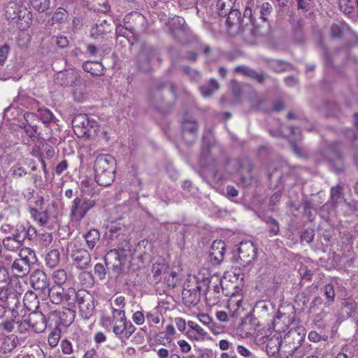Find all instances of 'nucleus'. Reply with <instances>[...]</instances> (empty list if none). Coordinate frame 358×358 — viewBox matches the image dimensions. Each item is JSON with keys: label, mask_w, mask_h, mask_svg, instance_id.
<instances>
[{"label": "nucleus", "mask_w": 358, "mask_h": 358, "mask_svg": "<svg viewBox=\"0 0 358 358\" xmlns=\"http://www.w3.org/2000/svg\"><path fill=\"white\" fill-rule=\"evenodd\" d=\"M92 185L93 182L89 180L81 181L80 194L72 201L70 206L71 221L80 222L96 206L95 189Z\"/></svg>", "instance_id": "1"}, {"label": "nucleus", "mask_w": 358, "mask_h": 358, "mask_svg": "<svg viewBox=\"0 0 358 358\" xmlns=\"http://www.w3.org/2000/svg\"><path fill=\"white\" fill-rule=\"evenodd\" d=\"M96 182L101 186L110 185L115 179V160L110 155H99L94 162Z\"/></svg>", "instance_id": "2"}, {"label": "nucleus", "mask_w": 358, "mask_h": 358, "mask_svg": "<svg viewBox=\"0 0 358 358\" xmlns=\"http://www.w3.org/2000/svg\"><path fill=\"white\" fill-rule=\"evenodd\" d=\"M72 125L75 134L79 138L94 139L99 136L98 122L87 114L80 113L75 115Z\"/></svg>", "instance_id": "3"}, {"label": "nucleus", "mask_w": 358, "mask_h": 358, "mask_svg": "<svg viewBox=\"0 0 358 358\" xmlns=\"http://www.w3.org/2000/svg\"><path fill=\"white\" fill-rule=\"evenodd\" d=\"M5 16L8 20L17 24L20 30H26L32 22L33 15L24 6L15 2H9L5 8Z\"/></svg>", "instance_id": "4"}, {"label": "nucleus", "mask_w": 358, "mask_h": 358, "mask_svg": "<svg viewBox=\"0 0 358 358\" xmlns=\"http://www.w3.org/2000/svg\"><path fill=\"white\" fill-rule=\"evenodd\" d=\"M67 252L76 268L84 270L90 267L91 256L87 250L82 247L80 240H72L67 246Z\"/></svg>", "instance_id": "5"}, {"label": "nucleus", "mask_w": 358, "mask_h": 358, "mask_svg": "<svg viewBox=\"0 0 358 358\" xmlns=\"http://www.w3.org/2000/svg\"><path fill=\"white\" fill-rule=\"evenodd\" d=\"M119 249H113L105 255V262L110 269L114 273L120 274L123 271V267L126 260V250L129 248V242L124 241L119 245Z\"/></svg>", "instance_id": "6"}, {"label": "nucleus", "mask_w": 358, "mask_h": 358, "mask_svg": "<svg viewBox=\"0 0 358 358\" xmlns=\"http://www.w3.org/2000/svg\"><path fill=\"white\" fill-rule=\"evenodd\" d=\"M50 300L55 304H64L69 308L74 306L73 297L76 296V289L69 288L66 290L60 285H53L48 288Z\"/></svg>", "instance_id": "7"}, {"label": "nucleus", "mask_w": 358, "mask_h": 358, "mask_svg": "<svg viewBox=\"0 0 358 358\" xmlns=\"http://www.w3.org/2000/svg\"><path fill=\"white\" fill-rule=\"evenodd\" d=\"M76 296L73 297L74 304L78 303L80 313L85 319H89L94 312V299L93 296L85 289L76 291Z\"/></svg>", "instance_id": "8"}, {"label": "nucleus", "mask_w": 358, "mask_h": 358, "mask_svg": "<svg viewBox=\"0 0 358 358\" xmlns=\"http://www.w3.org/2000/svg\"><path fill=\"white\" fill-rule=\"evenodd\" d=\"M20 258L16 259L12 265V271L16 276L23 277L29 273L31 259L34 257V252L29 248H24L19 253Z\"/></svg>", "instance_id": "9"}, {"label": "nucleus", "mask_w": 358, "mask_h": 358, "mask_svg": "<svg viewBox=\"0 0 358 358\" xmlns=\"http://www.w3.org/2000/svg\"><path fill=\"white\" fill-rule=\"evenodd\" d=\"M300 329H292L284 336L283 339L279 341L278 338L275 340V350H280L284 346H289V352H293L296 350L303 340L304 333L299 331Z\"/></svg>", "instance_id": "10"}, {"label": "nucleus", "mask_w": 358, "mask_h": 358, "mask_svg": "<svg viewBox=\"0 0 358 358\" xmlns=\"http://www.w3.org/2000/svg\"><path fill=\"white\" fill-rule=\"evenodd\" d=\"M201 287L197 283L195 276L190 278L185 284L182 292V298L186 303L196 304L200 300V290Z\"/></svg>", "instance_id": "11"}, {"label": "nucleus", "mask_w": 358, "mask_h": 358, "mask_svg": "<svg viewBox=\"0 0 358 358\" xmlns=\"http://www.w3.org/2000/svg\"><path fill=\"white\" fill-rule=\"evenodd\" d=\"M238 258L243 265L252 263L257 257V250L251 241H243L238 248Z\"/></svg>", "instance_id": "12"}, {"label": "nucleus", "mask_w": 358, "mask_h": 358, "mask_svg": "<svg viewBox=\"0 0 358 358\" xmlns=\"http://www.w3.org/2000/svg\"><path fill=\"white\" fill-rule=\"evenodd\" d=\"M112 323L113 333L122 341L128 339L136 330V327L129 321H116Z\"/></svg>", "instance_id": "13"}, {"label": "nucleus", "mask_w": 358, "mask_h": 358, "mask_svg": "<svg viewBox=\"0 0 358 358\" xmlns=\"http://www.w3.org/2000/svg\"><path fill=\"white\" fill-rule=\"evenodd\" d=\"M225 244L222 241H215L209 251L210 262L215 265L220 264L224 259Z\"/></svg>", "instance_id": "14"}, {"label": "nucleus", "mask_w": 358, "mask_h": 358, "mask_svg": "<svg viewBox=\"0 0 358 358\" xmlns=\"http://www.w3.org/2000/svg\"><path fill=\"white\" fill-rule=\"evenodd\" d=\"M227 310L229 316L236 317L244 310L243 307V296L241 294H233L228 301Z\"/></svg>", "instance_id": "15"}, {"label": "nucleus", "mask_w": 358, "mask_h": 358, "mask_svg": "<svg viewBox=\"0 0 358 358\" xmlns=\"http://www.w3.org/2000/svg\"><path fill=\"white\" fill-rule=\"evenodd\" d=\"M30 282L34 289L45 292L48 289L47 276L45 273L41 271H34L30 278Z\"/></svg>", "instance_id": "16"}, {"label": "nucleus", "mask_w": 358, "mask_h": 358, "mask_svg": "<svg viewBox=\"0 0 358 358\" xmlns=\"http://www.w3.org/2000/svg\"><path fill=\"white\" fill-rule=\"evenodd\" d=\"M31 329L36 333L43 332L47 327L46 319L41 313H33L29 316Z\"/></svg>", "instance_id": "17"}, {"label": "nucleus", "mask_w": 358, "mask_h": 358, "mask_svg": "<svg viewBox=\"0 0 358 358\" xmlns=\"http://www.w3.org/2000/svg\"><path fill=\"white\" fill-rule=\"evenodd\" d=\"M23 241L19 236H8L3 240V245L8 250L17 251L22 247Z\"/></svg>", "instance_id": "18"}, {"label": "nucleus", "mask_w": 358, "mask_h": 358, "mask_svg": "<svg viewBox=\"0 0 358 358\" xmlns=\"http://www.w3.org/2000/svg\"><path fill=\"white\" fill-rule=\"evenodd\" d=\"M169 270V265L162 261V262H156L152 265V273L153 277L157 282H159L164 278V275Z\"/></svg>", "instance_id": "19"}, {"label": "nucleus", "mask_w": 358, "mask_h": 358, "mask_svg": "<svg viewBox=\"0 0 358 358\" xmlns=\"http://www.w3.org/2000/svg\"><path fill=\"white\" fill-rule=\"evenodd\" d=\"M83 69L85 71L96 76L103 75L104 71L102 64L98 62H85L83 64Z\"/></svg>", "instance_id": "20"}, {"label": "nucleus", "mask_w": 358, "mask_h": 358, "mask_svg": "<svg viewBox=\"0 0 358 358\" xmlns=\"http://www.w3.org/2000/svg\"><path fill=\"white\" fill-rule=\"evenodd\" d=\"M124 231L125 229L124 226L117 224H112L109 227L108 235L110 239H124V241L122 242L124 243V241H127L125 239L126 236L124 234Z\"/></svg>", "instance_id": "21"}, {"label": "nucleus", "mask_w": 358, "mask_h": 358, "mask_svg": "<svg viewBox=\"0 0 358 358\" xmlns=\"http://www.w3.org/2000/svg\"><path fill=\"white\" fill-rule=\"evenodd\" d=\"M83 237L88 247L92 249L99 240L100 234L97 229H92L83 235Z\"/></svg>", "instance_id": "22"}, {"label": "nucleus", "mask_w": 358, "mask_h": 358, "mask_svg": "<svg viewBox=\"0 0 358 358\" xmlns=\"http://www.w3.org/2000/svg\"><path fill=\"white\" fill-rule=\"evenodd\" d=\"M29 3L34 10L39 13H45L50 7V0H29Z\"/></svg>", "instance_id": "23"}, {"label": "nucleus", "mask_w": 358, "mask_h": 358, "mask_svg": "<svg viewBox=\"0 0 358 358\" xmlns=\"http://www.w3.org/2000/svg\"><path fill=\"white\" fill-rule=\"evenodd\" d=\"M60 260V254L58 250H51L48 252L45 257L46 264L50 267L54 268L58 265Z\"/></svg>", "instance_id": "24"}, {"label": "nucleus", "mask_w": 358, "mask_h": 358, "mask_svg": "<svg viewBox=\"0 0 358 358\" xmlns=\"http://www.w3.org/2000/svg\"><path fill=\"white\" fill-rule=\"evenodd\" d=\"M17 342L18 339L16 336L13 335L6 336L3 341L1 348L4 352H10L16 348Z\"/></svg>", "instance_id": "25"}, {"label": "nucleus", "mask_w": 358, "mask_h": 358, "mask_svg": "<svg viewBox=\"0 0 358 358\" xmlns=\"http://www.w3.org/2000/svg\"><path fill=\"white\" fill-rule=\"evenodd\" d=\"M182 130L185 137L189 134L194 137L198 130L197 122L193 120H185L182 122Z\"/></svg>", "instance_id": "26"}, {"label": "nucleus", "mask_w": 358, "mask_h": 358, "mask_svg": "<svg viewBox=\"0 0 358 358\" xmlns=\"http://www.w3.org/2000/svg\"><path fill=\"white\" fill-rule=\"evenodd\" d=\"M218 89V84L215 80H210L209 83L201 87L200 90L204 97L210 96Z\"/></svg>", "instance_id": "27"}, {"label": "nucleus", "mask_w": 358, "mask_h": 358, "mask_svg": "<svg viewBox=\"0 0 358 358\" xmlns=\"http://www.w3.org/2000/svg\"><path fill=\"white\" fill-rule=\"evenodd\" d=\"M341 187L336 186L331 188V201L334 206L337 205L341 203L343 199V196L341 193Z\"/></svg>", "instance_id": "28"}, {"label": "nucleus", "mask_w": 358, "mask_h": 358, "mask_svg": "<svg viewBox=\"0 0 358 358\" xmlns=\"http://www.w3.org/2000/svg\"><path fill=\"white\" fill-rule=\"evenodd\" d=\"M52 278L56 285L61 286L67 279L66 273L63 269H58L53 273Z\"/></svg>", "instance_id": "29"}, {"label": "nucleus", "mask_w": 358, "mask_h": 358, "mask_svg": "<svg viewBox=\"0 0 358 358\" xmlns=\"http://www.w3.org/2000/svg\"><path fill=\"white\" fill-rule=\"evenodd\" d=\"M67 11L62 8H59L54 13L52 20L53 22L61 23L67 18Z\"/></svg>", "instance_id": "30"}, {"label": "nucleus", "mask_w": 358, "mask_h": 358, "mask_svg": "<svg viewBox=\"0 0 358 358\" xmlns=\"http://www.w3.org/2000/svg\"><path fill=\"white\" fill-rule=\"evenodd\" d=\"M169 287H175L178 282V273L176 271H167L164 277Z\"/></svg>", "instance_id": "31"}, {"label": "nucleus", "mask_w": 358, "mask_h": 358, "mask_svg": "<svg viewBox=\"0 0 358 358\" xmlns=\"http://www.w3.org/2000/svg\"><path fill=\"white\" fill-rule=\"evenodd\" d=\"M113 322H124L127 320L125 311L122 308H112Z\"/></svg>", "instance_id": "32"}, {"label": "nucleus", "mask_w": 358, "mask_h": 358, "mask_svg": "<svg viewBox=\"0 0 358 358\" xmlns=\"http://www.w3.org/2000/svg\"><path fill=\"white\" fill-rule=\"evenodd\" d=\"M38 120H41L43 123H48L52 119V113L48 109H39L37 112Z\"/></svg>", "instance_id": "33"}, {"label": "nucleus", "mask_w": 358, "mask_h": 358, "mask_svg": "<svg viewBox=\"0 0 358 358\" xmlns=\"http://www.w3.org/2000/svg\"><path fill=\"white\" fill-rule=\"evenodd\" d=\"M60 339V331L58 329L52 330L48 336V343L54 348L57 345Z\"/></svg>", "instance_id": "34"}, {"label": "nucleus", "mask_w": 358, "mask_h": 358, "mask_svg": "<svg viewBox=\"0 0 358 358\" xmlns=\"http://www.w3.org/2000/svg\"><path fill=\"white\" fill-rule=\"evenodd\" d=\"M155 51L152 48L145 47L143 48L139 53V60L140 61H150L152 56L154 55Z\"/></svg>", "instance_id": "35"}, {"label": "nucleus", "mask_w": 358, "mask_h": 358, "mask_svg": "<svg viewBox=\"0 0 358 358\" xmlns=\"http://www.w3.org/2000/svg\"><path fill=\"white\" fill-rule=\"evenodd\" d=\"M32 216L34 220L37 222L41 226L45 224L48 220V213L45 211L38 212L35 210L32 213Z\"/></svg>", "instance_id": "36"}, {"label": "nucleus", "mask_w": 358, "mask_h": 358, "mask_svg": "<svg viewBox=\"0 0 358 358\" xmlns=\"http://www.w3.org/2000/svg\"><path fill=\"white\" fill-rule=\"evenodd\" d=\"M176 331L174 327L172 324H169L166 327V335L164 336V339L166 342L161 343L164 345L167 343H171L173 340V336L176 334Z\"/></svg>", "instance_id": "37"}, {"label": "nucleus", "mask_w": 358, "mask_h": 358, "mask_svg": "<svg viewBox=\"0 0 358 358\" xmlns=\"http://www.w3.org/2000/svg\"><path fill=\"white\" fill-rule=\"evenodd\" d=\"M20 127L24 129L25 134L30 138L34 137L37 132L36 124H27L23 123Z\"/></svg>", "instance_id": "38"}, {"label": "nucleus", "mask_w": 358, "mask_h": 358, "mask_svg": "<svg viewBox=\"0 0 358 358\" xmlns=\"http://www.w3.org/2000/svg\"><path fill=\"white\" fill-rule=\"evenodd\" d=\"M234 0H219L217 2V6L221 10H226L222 14L227 15L228 11L232 8Z\"/></svg>", "instance_id": "39"}, {"label": "nucleus", "mask_w": 358, "mask_h": 358, "mask_svg": "<svg viewBox=\"0 0 358 358\" xmlns=\"http://www.w3.org/2000/svg\"><path fill=\"white\" fill-rule=\"evenodd\" d=\"M269 226V232L271 236L277 235L279 231V226L278 222L273 218L269 217L266 221Z\"/></svg>", "instance_id": "40"}, {"label": "nucleus", "mask_w": 358, "mask_h": 358, "mask_svg": "<svg viewBox=\"0 0 358 358\" xmlns=\"http://www.w3.org/2000/svg\"><path fill=\"white\" fill-rule=\"evenodd\" d=\"M39 242L43 246L49 245L52 241V236L50 233H42L38 235Z\"/></svg>", "instance_id": "41"}, {"label": "nucleus", "mask_w": 358, "mask_h": 358, "mask_svg": "<svg viewBox=\"0 0 358 358\" xmlns=\"http://www.w3.org/2000/svg\"><path fill=\"white\" fill-rule=\"evenodd\" d=\"M324 292L326 298L330 301L333 302L335 297V291L332 285H326L324 287Z\"/></svg>", "instance_id": "42"}, {"label": "nucleus", "mask_w": 358, "mask_h": 358, "mask_svg": "<svg viewBox=\"0 0 358 358\" xmlns=\"http://www.w3.org/2000/svg\"><path fill=\"white\" fill-rule=\"evenodd\" d=\"M341 10L345 13H350L352 10V2L350 0H339Z\"/></svg>", "instance_id": "43"}, {"label": "nucleus", "mask_w": 358, "mask_h": 358, "mask_svg": "<svg viewBox=\"0 0 358 358\" xmlns=\"http://www.w3.org/2000/svg\"><path fill=\"white\" fill-rule=\"evenodd\" d=\"M66 76L67 78L71 80V82L67 81L66 83H65L66 85H76V82H78L79 79L76 73H74L73 72H68V73H60L59 74V76Z\"/></svg>", "instance_id": "44"}, {"label": "nucleus", "mask_w": 358, "mask_h": 358, "mask_svg": "<svg viewBox=\"0 0 358 358\" xmlns=\"http://www.w3.org/2000/svg\"><path fill=\"white\" fill-rule=\"evenodd\" d=\"M11 171L13 176L15 178H22L27 173L23 167L18 165L13 166Z\"/></svg>", "instance_id": "45"}, {"label": "nucleus", "mask_w": 358, "mask_h": 358, "mask_svg": "<svg viewBox=\"0 0 358 358\" xmlns=\"http://www.w3.org/2000/svg\"><path fill=\"white\" fill-rule=\"evenodd\" d=\"M24 117L27 124H36V122L38 121L37 113H26Z\"/></svg>", "instance_id": "46"}, {"label": "nucleus", "mask_w": 358, "mask_h": 358, "mask_svg": "<svg viewBox=\"0 0 358 358\" xmlns=\"http://www.w3.org/2000/svg\"><path fill=\"white\" fill-rule=\"evenodd\" d=\"M26 228L22 224H17L15 229L14 228L13 236L22 237V240L24 241L26 238Z\"/></svg>", "instance_id": "47"}, {"label": "nucleus", "mask_w": 358, "mask_h": 358, "mask_svg": "<svg viewBox=\"0 0 358 358\" xmlns=\"http://www.w3.org/2000/svg\"><path fill=\"white\" fill-rule=\"evenodd\" d=\"M271 10H272L271 5L268 2L264 3L262 5L261 9H260V13H261L262 18L265 20L266 17L270 14Z\"/></svg>", "instance_id": "48"}, {"label": "nucleus", "mask_w": 358, "mask_h": 358, "mask_svg": "<svg viewBox=\"0 0 358 358\" xmlns=\"http://www.w3.org/2000/svg\"><path fill=\"white\" fill-rule=\"evenodd\" d=\"M132 320L138 325L143 324L145 322L144 314L141 311H136L132 315Z\"/></svg>", "instance_id": "49"}, {"label": "nucleus", "mask_w": 358, "mask_h": 358, "mask_svg": "<svg viewBox=\"0 0 358 358\" xmlns=\"http://www.w3.org/2000/svg\"><path fill=\"white\" fill-rule=\"evenodd\" d=\"M94 273L99 279H103L106 275V268L101 264H96L94 266Z\"/></svg>", "instance_id": "50"}, {"label": "nucleus", "mask_w": 358, "mask_h": 358, "mask_svg": "<svg viewBox=\"0 0 358 358\" xmlns=\"http://www.w3.org/2000/svg\"><path fill=\"white\" fill-rule=\"evenodd\" d=\"M9 46L6 44L2 45L0 48V64H2L6 60L8 52H9Z\"/></svg>", "instance_id": "51"}, {"label": "nucleus", "mask_w": 358, "mask_h": 358, "mask_svg": "<svg viewBox=\"0 0 358 358\" xmlns=\"http://www.w3.org/2000/svg\"><path fill=\"white\" fill-rule=\"evenodd\" d=\"M178 345H179L180 351L182 353H188L192 350L191 345L185 340H179L178 341Z\"/></svg>", "instance_id": "52"}, {"label": "nucleus", "mask_w": 358, "mask_h": 358, "mask_svg": "<svg viewBox=\"0 0 358 358\" xmlns=\"http://www.w3.org/2000/svg\"><path fill=\"white\" fill-rule=\"evenodd\" d=\"M216 317L217 319L222 322H227L229 321V318L231 317L229 316V312L228 310L227 311H217L216 313Z\"/></svg>", "instance_id": "53"}, {"label": "nucleus", "mask_w": 358, "mask_h": 358, "mask_svg": "<svg viewBox=\"0 0 358 358\" xmlns=\"http://www.w3.org/2000/svg\"><path fill=\"white\" fill-rule=\"evenodd\" d=\"M248 76L257 80L259 83H262L265 79L262 73H258L252 69H250Z\"/></svg>", "instance_id": "54"}, {"label": "nucleus", "mask_w": 358, "mask_h": 358, "mask_svg": "<svg viewBox=\"0 0 358 358\" xmlns=\"http://www.w3.org/2000/svg\"><path fill=\"white\" fill-rule=\"evenodd\" d=\"M8 279V273L3 266V262L0 261V282L6 283Z\"/></svg>", "instance_id": "55"}, {"label": "nucleus", "mask_w": 358, "mask_h": 358, "mask_svg": "<svg viewBox=\"0 0 358 358\" xmlns=\"http://www.w3.org/2000/svg\"><path fill=\"white\" fill-rule=\"evenodd\" d=\"M174 322L178 331H180V332H183L185 330L187 323L185 319L179 317H176Z\"/></svg>", "instance_id": "56"}, {"label": "nucleus", "mask_w": 358, "mask_h": 358, "mask_svg": "<svg viewBox=\"0 0 358 358\" xmlns=\"http://www.w3.org/2000/svg\"><path fill=\"white\" fill-rule=\"evenodd\" d=\"M61 347L64 354L70 355L73 352L72 345L69 341L64 340L62 341Z\"/></svg>", "instance_id": "57"}, {"label": "nucleus", "mask_w": 358, "mask_h": 358, "mask_svg": "<svg viewBox=\"0 0 358 358\" xmlns=\"http://www.w3.org/2000/svg\"><path fill=\"white\" fill-rule=\"evenodd\" d=\"M18 324V329L20 332L25 331L31 327V323L29 322V317L27 320H24L17 322Z\"/></svg>", "instance_id": "58"}, {"label": "nucleus", "mask_w": 358, "mask_h": 358, "mask_svg": "<svg viewBox=\"0 0 358 358\" xmlns=\"http://www.w3.org/2000/svg\"><path fill=\"white\" fill-rule=\"evenodd\" d=\"M198 320H199V322H201L202 324H203L204 325H206L208 326V327H210V325L213 323L212 322V320L211 318L210 317L209 315H206V314H204V313H202V314H199L198 315Z\"/></svg>", "instance_id": "59"}, {"label": "nucleus", "mask_w": 358, "mask_h": 358, "mask_svg": "<svg viewBox=\"0 0 358 358\" xmlns=\"http://www.w3.org/2000/svg\"><path fill=\"white\" fill-rule=\"evenodd\" d=\"M237 352L240 355L244 357H250L252 355L249 349L240 345L237 346Z\"/></svg>", "instance_id": "60"}, {"label": "nucleus", "mask_w": 358, "mask_h": 358, "mask_svg": "<svg viewBox=\"0 0 358 358\" xmlns=\"http://www.w3.org/2000/svg\"><path fill=\"white\" fill-rule=\"evenodd\" d=\"M68 164L66 161L64 160L62 161L56 167L55 169V172L57 175H61L66 169H67Z\"/></svg>", "instance_id": "61"}, {"label": "nucleus", "mask_w": 358, "mask_h": 358, "mask_svg": "<svg viewBox=\"0 0 358 358\" xmlns=\"http://www.w3.org/2000/svg\"><path fill=\"white\" fill-rule=\"evenodd\" d=\"M29 41V36L27 34H22L20 36L18 43L21 47H27Z\"/></svg>", "instance_id": "62"}, {"label": "nucleus", "mask_w": 358, "mask_h": 358, "mask_svg": "<svg viewBox=\"0 0 358 358\" xmlns=\"http://www.w3.org/2000/svg\"><path fill=\"white\" fill-rule=\"evenodd\" d=\"M55 42L57 45L60 48H65L69 44L67 38L63 36H57Z\"/></svg>", "instance_id": "63"}, {"label": "nucleus", "mask_w": 358, "mask_h": 358, "mask_svg": "<svg viewBox=\"0 0 358 358\" xmlns=\"http://www.w3.org/2000/svg\"><path fill=\"white\" fill-rule=\"evenodd\" d=\"M0 326L7 332H11L14 329V322L7 320L2 322Z\"/></svg>", "instance_id": "64"}]
</instances>
